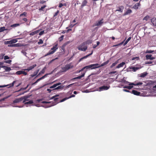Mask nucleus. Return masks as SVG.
Wrapping results in <instances>:
<instances>
[{
  "instance_id": "f257e3e1",
  "label": "nucleus",
  "mask_w": 156,
  "mask_h": 156,
  "mask_svg": "<svg viewBox=\"0 0 156 156\" xmlns=\"http://www.w3.org/2000/svg\"><path fill=\"white\" fill-rule=\"evenodd\" d=\"M58 44H56L54 45L49 52L45 55L44 56H46L50 55L52 54L55 53L56 50L58 48Z\"/></svg>"
},
{
  "instance_id": "f03ea898",
  "label": "nucleus",
  "mask_w": 156,
  "mask_h": 156,
  "mask_svg": "<svg viewBox=\"0 0 156 156\" xmlns=\"http://www.w3.org/2000/svg\"><path fill=\"white\" fill-rule=\"evenodd\" d=\"M30 96H26L24 97H22V98H23V103L25 104H31L33 103V101L32 100H29L28 99L30 97Z\"/></svg>"
},
{
  "instance_id": "7ed1b4c3",
  "label": "nucleus",
  "mask_w": 156,
  "mask_h": 156,
  "mask_svg": "<svg viewBox=\"0 0 156 156\" xmlns=\"http://www.w3.org/2000/svg\"><path fill=\"white\" fill-rule=\"evenodd\" d=\"M73 67V66L71 63L66 65L64 66L62 68V72H66L69 69L72 68Z\"/></svg>"
},
{
  "instance_id": "20e7f679",
  "label": "nucleus",
  "mask_w": 156,
  "mask_h": 156,
  "mask_svg": "<svg viewBox=\"0 0 156 156\" xmlns=\"http://www.w3.org/2000/svg\"><path fill=\"white\" fill-rule=\"evenodd\" d=\"M86 43L83 42L79 45L78 47L79 50L83 51H85L87 49V46H85Z\"/></svg>"
},
{
  "instance_id": "39448f33",
  "label": "nucleus",
  "mask_w": 156,
  "mask_h": 156,
  "mask_svg": "<svg viewBox=\"0 0 156 156\" xmlns=\"http://www.w3.org/2000/svg\"><path fill=\"white\" fill-rule=\"evenodd\" d=\"M98 65V64L97 63L91 64L90 65L87 66H86V69H94L98 67L97 66Z\"/></svg>"
},
{
  "instance_id": "423d86ee",
  "label": "nucleus",
  "mask_w": 156,
  "mask_h": 156,
  "mask_svg": "<svg viewBox=\"0 0 156 156\" xmlns=\"http://www.w3.org/2000/svg\"><path fill=\"white\" fill-rule=\"evenodd\" d=\"M58 96V95H55L53 96L51 98H49V99H50V100L54 99V101L55 102V103L53 105H56V104H57V103H58V102L57 101V100L58 98H55V97H56Z\"/></svg>"
},
{
  "instance_id": "0eeeda50",
  "label": "nucleus",
  "mask_w": 156,
  "mask_h": 156,
  "mask_svg": "<svg viewBox=\"0 0 156 156\" xmlns=\"http://www.w3.org/2000/svg\"><path fill=\"white\" fill-rule=\"evenodd\" d=\"M103 20V19H101L100 20L98 21L97 22H96L93 26H101L104 23Z\"/></svg>"
},
{
  "instance_id": "6e6552de",
  "label": "nucleus",
  "mask_w": 156,
  "mask_h": 156,
  "mask_svg": "<svg viewBox=\"0 0 156 156\" xmlns=\"http://www.w3.org/2000/svg\"><path fill=\"white\" fill-rule=\"evenodd\" d=\"M110 87V86H109L108 87L104 85L102 86L99 87V91H101L103 90H108Z\"/></svg>"
},
{
  "instance_id": "1a4fd4ad",
  "label": "nucleus",
  "mask_w": 156,
  "mask_h": 156,
  "mask_svg": "<svg viewBox=\"0 0 156 156\" xmlns=\"http://www.w3.org/2000/svg\"><path fill=\"white\" fill-rule=\"evenodd\" d=\"M23 100V98L22 97L18 98L16 99L13 101V103H18L21 102Z\"/></svg>"
},
{
  "instance_id": "9d476101",
  "label": "nucleus",
  "mask_w": 156,
  "mask_h": 156,
  "mask_svg": "<svg viewBox=\"0 0 156 156\" xmlns=\"http://www.w3.org/2000/svg\"><path fill=\"white\" fill-rule=\"evenodd\" d=\"M16 74L17 75H20L21 74H23L24 75H27V72L23 71H19L16 72Z\"/></svg>"
},
{
  "instance_id": "9b49d317",
  "label": "nucleus",
  "mask_w": 156,
  "mask_h": 156,
  "mask_svg": "<svg viewBox=\"0 0 156 156\" xmlns=\"http://www.w3.org/2000/svg\"><path fill=\"white\" fill-rule=\"evenodd\" d=\"M152 55H147L146 56V59H150L151 60H152L155 58V57H151Z\"/></svg>"
},
{
  "instance_id": "f8f14e48",
  "label": "nucleus",
  "mask_w": 156,
  "mask_h": 156,
  "mask_svg": "<svg viewBox=\"0 0 156 156\" xmlns=\"http://www.w3.org/2000/svg\"><path fill=\"white\" fill-rule=\"evenodd\" d=\"M75 95H74V94H72L69 97H66V98L62 99V100H61L60 102H63L64 101H65V100H66L69 98H71L72 97H75Z\"/></svg>"
},
{
  "instance_id": "ddd939ff",
  "label": "nucleus",
  "mask_w": 156,
  "mask_h": 156,
  "mask_svg": "<svg viewBox=\"0 0 156 156\" xmlns=\"http://www.w3.org/2000/svg\"><path fill=\"white\" fill-rule=\"evenodd\" d=\"M151 22L154 26H156V18H153L151 19Z\"/></svg>"
},
{
  "instance_id": "4468645a",
  "label": "nucleus",
  "mask_w": 156,
  "mask_h": 156,
  "mask_svg": "<svg viewBox=\"0 0 156 156\" xmlns=\"http://www.w3.org/2000/svg\"><path fill=\"white\" fill-rule=\"evenodd\" d=\"M17 40L16 39H14L12 40L9 41V44H12L17 42Z\"/></svg>"
},
{
  "instance_id": "2eb2a0df",
  "label": "nucleus",
  "mask_w": 156,
  "mask_h": 156,
  "mask_svg": "<svg viewBox=\"0 0 156 156\" xmlns=\"http://www.w3.org/2000/svg\"><path fill=\"white\" fill-rule=\"evenodd\" d=\"M2 67L4 68V69L6 72H9L11 70V69L10 67L7 66H2Z\"/></svg>"
},
{
  "instance_id": "dca6fc26",
  "label": "nucleus",
  "mask_w": 156,
  "mask_h": 156,
  "mask_svg": "<svg viewBox=\"0 0 156 156\" xmlns=\"http://www.w3.org/2000/svg\"><path fill=\"white\" fill-rule=\"evenodd\" d=\"M132 93L134 95H139L140 94V92L136 90H133Z\"/></svg>"
},
{
  "instance_id": "f3484780",
  "label": "nucleus",
  "mask_w": 156,
  "mask_h": 156,
  "mask_svg": "<svg viewBox=\"0 0 156 156\" xmlns=\"http://www.w3.org/2000/svg\"><path fill=\"white\" fill-rule=\"evenodd\" d=\"M125 64V63L124 62H122L121 63L119 64L116 67V68H119L120 67H122Z\"/></svg>"
},
{
  "instance_id": "a211bd4d",
  "label": "nucleus",
  "mask_w": 156,
  "mask_h": 156,
  "mask_svg": "<svg viewBox=\"0 0 156 156\" xmlns=\"http://www.w3.org/2000/svg\"><path fill=\"white\" fill-rule=\"evenodd\" d=\"M124 7L123 6H120L119 7L118 9L116 10V11H119L121 12H122L124 9Z\"/></svg>"
},
{
  "instance_id": "6ab92c4d",
  "label": "nucleus",
  "mask_w": 156,
  "mask_h": 156,
  "mask_svg": "<svg viewBox=\"0 0 156 156\" xmlns=\"http://www.w3.org/2000/svg\"><path fill=\"white\" fill-rule=\"evenodd\" d=\"M140 5V3H136L134 6L133 7V8L135 9H137L139 7Z\"/></svg>"
},
{
  "instance_id": "aec40b11",
  "label": "nucleus",
  "mask_w": 156,
  "mask_h": 156,
  "mask_svg": "<svg viewBox=\"0 0 156 156\" xmlns=\"http://www.w3.org/2000/svg\"><path fill=\"white\" fill-rule=\"evenodd\" d=\"M132 12V11L130 9H128L124 14V16L126 15L129 14Z\"/></svg>"
},
{
  "instance_id": "412c9836",
  "label": "nucleus",
  "mask_w": 156,
  "mask_h": 156,
  "mask_svg": "<svg viewBox=\"0 0 156 156\" xmlns=\"http://www.w3.org/2000/svg\"><path fill=\"white\" fill-rule=\"evenodd\" d=\"M87 0H84L82 3L81 6L82 7H83L86 6L87 4Z\"/></svg>"
},
{
  "instance_id": "4be33fe9",
  "label": "nucleus",
  "mask_w": 156,
  "mask_h": 156,
  "mask_svg": "<svg viewBox=\"0 0 156 156\" xmlns=\"http://www.w3.org/2000/svg\"><path fill=\"white\" fill-rule=\"evenodd\" d=\"M84 75H85V73H83L81 75L79 76H77V77H75V78H73V79L74 80V79H80L82 77H83L84 76Z\"/></svg>"
},
{
  "instance_id": "5701e85b",
  "label": "nucleus",
  "mask_w": 156,
  "mask_h": 156,
  "mask_svg": "<svg viewBox=\"0 0 156 156\" xmlns=\"http://www.w3.org/2000/svg\"><path fill=\"white\" fill-rule=\"evenodd\" d=\"M39 30H36V31H33V32H31V33H30V35H35V34H37V33H38L39 32Z\"/></svg>"
},
{
  "instance_id": "b1692460",
  "label": "nucleus",
  "mask_w": 156,
  "mask_h": 156,
  "mask_svg": "<svg viewBox=\"0 0 156 156\" xmlns=\"http://www.w3.org/2000/svg\"><path fill=\"white\" fill-rule=\"evenodd\" d=\"M147 74L148 73H147V72H144L141 74L140 75V77H145L147 75Z\"/></svg>"
},
{
  "instance_id": "393cba45",
  "label": "nucleus",
  "mask_w": 156,
  "mask_h": 156,
  "mask_svg": "<svg viewBox=\"0 0 156 156\" xmlns=\"http://www.w3.org/2000/svg\"><path fill=\"white\" fill-rule=\"evenodd\" d=\"M154 52L155 53H156V50L155 51L154 50H147L146 51V53H152L153 52Z\"/></svg>"
},
{
  "instance_id": "a878e982",
  "label": "nucleus",
  "mask_w": 156,
  "mask_h": 156,
  "mask_svg": "<svg viewBox=\"0 0 156 156\" xmlns=\"http://www.w3.org/2000/svg\"><path fill=\"white\" fill-rule=\"evenodd\" d=\"M8 47H19V44L17 43L16 44H10L9 45H8Z\"/></svg>"
},
{
  "instance_id": "bb28decb",
  "label": "nucleus",
  "mask_w": 156,
  "mask_h": 156,
  "mask_svg": "<svg viewBox=\"0 0 156 156\" xmlns=\"http://www.w3.org/2000/svg\"><path fill=\"white\" fill-rule=\"evenodd\" d=\"M39 71V69H38L37 71L34 72V74H31L30 75L32 77H34L35 76H36L37 74L38 73V72Z\"/></svg>"
},
{
  "instance_id": "cd10ccee",
  "label": "nucleus",
  "mask_w": 156,
  "mask_h": 156,
  "mask_svg": "<svg viewBox=\"0 0 156 156\" xmlns=\"http://www.w3.org/2000/svg\"><path fill=\"white\" fill-rule=\"evenodd\" d=\"M63 88V86H60L54 88L53 90L61 89L62 90Z\"/></svg>"
},
{
  "instance_id": "c85d7f7f",
  "label": "nucleus",
  "mask_w": 156,
  "mask_h": 156,
  "mask_svg": "<svg viewBox=\"0 0 156 156\" xmlns=\"http://www.w3.org/2000/svg\"><path fill=\"white\" fill-rule=\"evenodd\" d=\"M92 52L90 54H89V55H87L85 56H84L82 58L80 59V61H81V60H82L83 59H85V58H87V57H88V56H89L90 55H91L92 54Z\"/></svg>"
},
{
  "instance_id": "c756f323",
  "label": "nucleus",
  "mask_w": 156,
  "mask_h": 156,
  "mask_svg": "<svg viewBox=\"0 0 156 156\" xmlns=\"http://www.w3.org/2000/svg\"><path fill=\"white\" fill-rule=\"evenodd\" d=\"M109 61V60H108L107 61L105 62H103V63H102V64H101V66H105V65H106L108 63Z\"/></svg>"
},
{
  "instance_id": "7c9ffc66",
  "label": "nucleus",
  "mask_w": 156,
  "mask_h": 156,
  "mask_svg": "<svg viewBox=\"0 0 156 156\" xmlns=\"http://www.w3.org/2000/svg\"><path fill=\"white\" fill-rule=\"evenodd\" d=\"M131 37H129L124 43V45H125L128 43V42L131 40Z\"/></svg>"
},
{
  "instance_id": "2f4dec72",
  "label": "nucleus",
  "mask_w": 156,
  "mask_h": 156,
  "mask_svg": "<svg viewBox=\"0 0 156 156\" xmlns=\"http://www.w3.org/2000/svg\"><path fill=\"white\" fill-rule=\"evenodd\" d=\"M130 69H132L133 70V71L134 72L136 71L137 70L139 69V68L137 67H131Z\"/></svg>"
},
{
  "instance_id": "473e14b6",
  "label": "nucleus",
  "mask_w": 156,
  "mask_h": 156,
  "mask_svg": "<svg viewBox=\"0 0 156 156\" xmlns=\"http://www.w3.org/2000/svg\"><path fill=\"white\" fill-rule=\"evenodd\" d=\"M7 29H5V27H2L0 28V32H2L4 30H7Z\"/></svg>"
},
{
  "instance_id": "72a5a7b5",
  "label": "nucleus",
  "mask_w": 156,
  "mask_h": 156,
  "mask_svg": "<svg viewBox=\"0 0 156 156\" xmlns=\"http://www.w3.org/2000/svg\"><path fill=\"white\" fill-rule=\"evenodd\" d=\"M37 65L36 64H34L32 66L29 67L28 68H29L30 70H31L32 69H33Z\"/></svg>"
},
{
  "instance_id": "f704fd0d",
  "label": "nucleus",
  "mask_w": 156,
  "mask_h": 156,
  "mask_svg": "<svg viewBox=\"0 0 156 156\" xmlns=\"http://www.w3.org/2000/svg\"><path fill=\"white\" fill-rule=\"evenodd\" d=\"M28 86H29V85H27V86L26 87H24V88H21L19 90H18L17 91L19 92V91H21V90H26L27 88L28 87Z\"/></svg>"
},
{
  "instance_id": "c9c22d12",
  "label": "nucleus",
  "mask_w": 156,
  "mask_h": 156,
  "mask_svg": "<svg viewBox=\"0 0 156 156\" xmlns=\"http://www.w3.org/2000/svg\"><path fill=\"white\" fill-rule=\"evenodd\" d=\"M133 87L132 86H124L123 87L124 88H127L128 89H131Z\"/></svg>"
},
{
  "instance_id": "e433bc0d",
  "label": "nucleus",
  "mask_w": 156,
  "mask_h": 156,
  "mask_svg": "<svg viewBox=\"0 0 156 156\" xmlns=\"http://www.w3.org/2000/svg\"><path fill=\"white\" fill-rule=\"evenodd\" d=\"M20 25V24L19 23H16L15 24H13L11 26V27H16L18 26H19Z\"/></svg>"
},
{
  "instance_id": "4c0bfd02",
  "label": "nucleus",
  "mask_w": 156,
  "mask_h": 156,
  "mask_svg": "<svg viewBox=\"0 0 156 156\" xmlns=\"http://www.w3.org/2000/svg\"><path fill=\"white\" fill-rule=\"evenodd\" d=\"M149 18V16H146L143 18V20L147 21L148 20Z\"/></svg>"
},
{
  "instance_id": "58836bf2",
  "label": "nucleus",
  "mask_w": 156,
  "mask_h": 156,
  "mask_svg": "<svg viewBox=\"0 0 156 156\" xmlns=\"http://www.w3.org/2000/svg\"><path fill=\"white\" fill-rule=\"evenodd\" d=\"M46 7V5H43V6H41V7L39 9V10L40 11H42L43 10V9H44Z\"/></svg>"
},
{
  "instance_id": "ea45409f",
  "label": "nucleus",
  "mask_w": 156,
  "mask_h": 156,
  "mask_svg": "<svg viewBox=\"0 0 156 156\" xmlns=\"http://www.w3.org/2000/svg\"><path fill=\"white\" fill-rule=\"evenodd\" d=\"M61 48L63 50V51H62V52H63V53H64L65 52V47H64L62 45L61 47Z\"/></svg>"
},
{
  "instance_id": "a19ab883",
  "label": "nucleus",
  "mask_w": 156,
  "mask_h": 156,
  "mask_svg": "<svg viewBox=\"0 0 156 156\" xmlns=\"http://www.w3.org/2000/svg\"><path fill=\"white\" fill-rule=\"evenodd\" d=\"M12 61L11 60H6L5 61V62L6 63L10 64L11 62Z\"/></svg>"
},
{
  "instance_id": "79ce46f5",
  "label": "nucleus",
  "mask_w": 156,
  "mask_h": 156,
  "mask_svg": "<svg viewBox=\"0 0 156 156\" xmlns=\"http://www.w3.org/2000/svg\"><path fill=\"white\" fill-rule=\"evenodd\" d=\"M116 65V64L115 62L113 63L112 64V65L110 66V68H112L113 67L115 66Z\"/></svg>"
},
{
  "instance_id": "37998d69",
  "label": "nucleus",
  "mask_w": 156,
  "mask_h": 156,
  "mask_svg": "<svg viewBox=\"0 0 156 156\" xmlns=\"http://www.w3.org/2000/svg\"><path fill=\"white\" fill-rule=\"evenodd\" d=\"M136 59V60H138L139 59V57H133L132 58V60H134Z\"/></svg>"
},
{
  "instance_id": "c03bdc74",
  "label": "nucleus",
  "mask_w": 156,
  "mask_h": 156,
  "mask_svg": "<svg viewBox=\"0 0 156 156\" xmlns=\"http://www.w3.org/2000/svg\"><path fill=\"white\" fill-rule=\"evenodd\" d=\"M56 87H57L56 85V84H54L53 85L51 86L50 88H55Z\"/></svg>"
},
{
  "instance_id": "a18cd8bd",
  "label": "nucleus",
  "mask_w": 156,
  "mask_h": 156,
  "mask_svg": "<svg viewBox=\"0 0 156 156\" xmlns=\"http://www.w3.org/2000/svg\"><path fill=\"white\" fill-rule=\"evenodd\" d=\"M56 87H57L56 85V84H54L53 85L51 86L50 88H55Z\"/></svg>"
},
{
  "instance_id": "49530a36",
  "label": "nucleus",
  "mask_w": 156,
  "mask_h": 156,
  "mask_svg": "<svg viewBox=\"0 0 156 156\" xmlns=\"http://www.w3.org/2000/svg\"><path fill=\"white\" fill-rule=\"evenodd\" d=\"M48 75V74H46L45 75H44V76H42V77H41L40 78H39L40 80L43 79L44 78H45V77L47 76Z\"/></svg>"
},
{
  "instance_id": "de8ad7c7",
  "label": "nucleus",
  "mask_w": 156,
  "mask_h": 156,
  "mask_svg": "<svg viewBox=\"0 0 156 156\" xmlns=\"http://www.w3.org/2000/svg\"><path fill=\"white\" fill-rule=\"evenodd\" d=\"M43 41L41 39H40L39 41L38 42V44H42L43 43Z\"/></svg>"
},
{
  "instance_id": "09e8293b",
  "label": "nucleus",
  "mask_w": 156,
  "mask_h": 156,
  "mask_svg": "<svg viewBox=\"0 0 156 156\" xmlns=\"http://www.w3.org/2000/svg\"><path fill=\"white\" fill-rule=\"evenodd\" d=\"M9 56H8L7 55H5L4 56V59L5 60L9 59Z\"/></svg>"
},
{
  "instance_id": "8fccbe9b",
  "label": "nucleus",
  "mask_w": 156,
  "mask_h": 156,
  "mask_svg": "<svg viewBox=\"0 0 156 156\" xmlns=\"http://www.w3.org/2000/svg\"><path fill=\"white\" fill-rule=\"evenodd\" d=\"M5 54H2L0 56V59H2L3 58V56Z\"/></svg>"
},
{
  "instance_id": "3c124183",
  "label": "nucleus",
  "mask_w": 156,
  "mask_h": 156,
  "mask_svg": "<svg viewBox=\"0 0 156 156\" xmlns=\"http://www.w3.org/2000/svg\"><path fill=\"white\" fill-rule=\"evenodd\" d=\"M143 84V83L141 82H139L137 83H136V85L138 86V85H141Z\"/></svg>"
},
{
  "instance_id": "603ef678",
  "label": "nucleus",
  "mask_w": 156,
  "mask_h": 156,
  "mask_svg": "<svg viewBox=\"0 0 156 156\" xmlns=\"http://www.w3.org/2000/svg\"><path fill=\"white\" fill-rule=\"evenodd\" d=\"M86 69V66L82 68L79 71V73H80V72L83 71L85 69Z\"/></svg>"
},
{
  "instance_id": "864d4df0",
  "label": "nucleus",
  "mask_w": 156,
  "mask_h": 156,
  "mask_svg": "<svg viewBox=\"0 0 156 156\" xmlns=\"http://www.w3.org/2000/svg\"><path fill=\"white\" fill-rule=\"evenodd\" d=\"M59 12V11L57 10V11L55 13V14L54 15V16L55 17L57 16Z\"/></svg>"
},
{
  "instance_id": "5fc2aeb1",
  "label": "nucleus",
  "mask_w": 156,
  "mask_h": 156,
  "mask_svg": "<svg viewBox=\"0 0 156 156\" xmlns=\"http://www.w3.org/2000/svg\"><path fill=\"white\" fill-rule=\"evenodd\" d=\"M27 15V13L26 12H24L22 14L20 15V16H22L23 15L24 16H26Z\"/></svg>"
},
{
  "instance_id": "6e6d98bb",
  "label": "nucleus",
  "mask_w": 156,
  "mask_h": 156,
  "mask_svg": "<svg viewBox=\"0 0 156 156\" xmlns=\"http://www.w3.org/2000/svg\"><path fill=\"white\" fill-rule=\"evenodd\" d=\"M46 2V1L44 0H41L40 1V3L41 4H43L45 3Z\"/></svg>"
},
{
  "instance_id": "4d7b16f0",
  "label": "nucleus",
  "mask_w": 156,
  "mask_h": 156,
  "mask_svg": "<svg viewBox=\"0 0 156 156\" xmlns=\"http://www.w3.org/2000/svg\"><path fill=\"white\" fill-rule=\"evenodd\" d=\"M69 44V42H66L65 43H64L63 45L62 46H63L65 47L66 46V45H67Z\"/></svg>"
},
{
  "instance_id": "13d9d810",
  "label": "nucleus",
  "mask_w": 156,
  "mask_h": 156,
  "mask_svg": "<svg viewBox=\"0 0 156 156\" xmlns=\"http://www.w3.org/2000/svg\"><path fill=\"white\" fill-rule=\"evenodd\" d=\"M40 80L39 79H38L34 83H33V84H35L37 83L38 81H40Z\"/></svg>"
},
{
  "instance_id": "bf43d9fd",
  "label": "nucleus",
  "mask_w": 156,
  "mask_h": 156,
  "mask_svg": "<svg viewBox=\"0 0 156 156\" xmlns=\"http://www.w3.org/2000/svg\"><path fill=\"white\" fill-rule=\"evenodd\" d=\"M16 82V81H14L11 84H10V87H13L14 86V83Z\"/></svg>"
},
{
  "instance_id": "052dcab7",
  "label": "nucleus",
  "mask_w": 156,
  "mask_h": 156,
  "mask_svg": "<svg viewBox=\"0 0 156 156\" xmlns=\"http://www.w3.org/2000/svg\"><path fill=\"white\" fill-rule=\"evenodd\" d=\"M116 73V71H112L109 72V74H114L115 73Z\"/></svg>"
},
{
  "instance_id": "680f3d73",
  "label": "nucleus",
  "mask_w": 156,
  "mask_h": 156,
  "mask_svg": "<svg viewBox=\"0 0 156 156\" xmlns=\"http://www.w3.org/2000/svg\"><path fill=\"white\" fill-rule=\"evenodd\" d=\"M63 5V4L62 3H60L59 4L58 7L59 8H60L62 7Z\"/></svg>"
},
{
  "instance_id": "e2e57ef3",
  "label": "nucleus",
  "mask_w": 156,
  "mask_h": 156,
  "mask_svg": "<svg viewBox=\"0 0 156 156\" xmlns=\"http://www.w3.org/2000/svg\"><path fill=\"white\" fill-rule=\"evenodd\" d=\"M44 33V31H41L39 34L40 35H41Z\"/></svg>"
},
{
  "instance_id": "0e129e2a",
  "label": "nucleus",
  "mask_w": 156,
  "mask_h": 156,
  "mask_svg": "<svg viewBox=\"0 0 156 156\" xmlns=\"http://www.w3.org/2000/svg\"><path fill=\"white\" fill-rule=\"evenodd\" d=\"M136 83H130L129 84V85H134V86H136Z\"/></svg>"
},
{
  "instance_id": "69168bd1",
  "label": "nucleus",
  "mask_w": 156,
  "mask_h": 156,
  "mask_svg": "<svg viewBox=\"0 0 156 156\" xmlns=\"http://www.w3.org/2000/svg\"><path fill=\"white\" fill-rule=\"evenodd\" d=\"M4 44H9V41H5L4 42Z\"/></svg>"
},
{
  "instance_id": "338daca9",
  "label": "nucleus",
  "mask_w": 156,
  "mask_h": 156,
  "mask_svg": "<svg viewBox=\"0 0 156 156\" xmlns=\"http://www.w3.org/2000/svg\"><path fill=\"white\" fill-rule=\"evenodd\" d=\"M23 20L25 22H27V20L26 18H24L23 19Z\"/></svg>"
},
{
  "instance_id": "774afa93",
  "label": "nucleus",
  "mask_w": 156,
  "mask_h": 156,
  "mask_svg": "<svg viewBox=\"0 0 156 156\" xmlns=\"http://www.w3.org/2000/svg\"><path fill=\"white\" fill-rule=\"evenodd\" d=\"M44 72V69H43L40 72V73H43Z\"/></svg>"
}]
</instances>
